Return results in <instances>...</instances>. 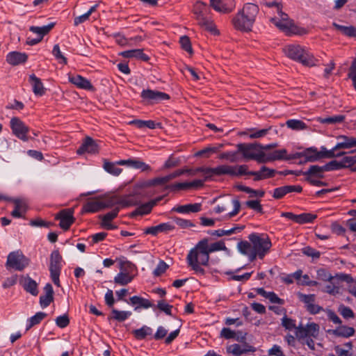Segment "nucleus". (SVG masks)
I'll return each instance as SVG.
<instances>
[{"label": "nucleus", "instance_id": "1", "mask_svg": "<svg viewBox=\"0 0 356 356\" xmlns=\"http://www.w3.org/2000/svg\"><path fill=\"white\" fill-rule=\"evenodd\" d=\"M337 143L331 149H327L322 147L321 151L316 149L309 148L306 152V156L309 161H314L321 158H335L345 155L346 152L341 149H352L351 153L356 152V137L350 135L341 134L336 137Z\"/></svg>", "mask_w": 356, "mask_h": 356}, {"label": "nucleus", "instance_id": "2", "mask_svg": "<svg viewBox=\"0 0 356 356\" xmlns=\"http://www.w3.org/2000/svg\"><path fill=\"white\" fill-rule=\"evenodd\" d=\"M250 243L242 241L238 243L239 252L248 257L250 261H254L257 257L263 259L271 248L270 239L264 236L251 234L249 236Z\"/></svg>", "mask_w": 356, "mask_h": 356}, {"label": "nucleus", "instance_id": "3", "mask_svg": "<svg viewBox=\"0 0 356 356\" xmlns=\"http://www.w3.org/2000/svg\"><path fill=\"white\" fill-rule=\"evenodd\" d=\"M186 260L188 266L195 273H204L202 266H207L209 261V255L207 250V239L199 241L195 247L189 251Z\"/></svg>", "mask_w": 356, "mask_h": 356}, {"label": "nucleus", "instance_id": "4", "mask_svg": "<svg viewBox=\"0 0 356 356\" xmlns=\"http://www.w3.org/2000/svg\"><path fill=\"white\" fill-rule=\"evenodd\" d=\"M259 12V8L254 3H246L243 9L233 18L234 26L240 31H249L251 30Z\"/></svg>", "mask_w": 356, "mask_h": 356}, {"label": "nucleus", "instance_id": "5", "mask_svg": "<svg viewBox=\"0 0 356 356\" xmlns=\"http://www.w3.org/2000/svg\"><path fill=\"white\" fill-rule=\"evenodd\" d=\"M285 55L289 58L302 63L303 65L312 67L315 66L317 59L306 48L298 44L286 45L283 48Z\"/></svg>", "mask_w": 356, "mask_h": 356}, {"label": "nucleus", "instance_id": "6", "mask_svg": "<svg viewBox=\"0 0 356 356\" xmlns=\"http://www.w3.org/2000/svg\"><path fill=\"white\" fill-rule=\"evenodd\" d=\"M320 333V326L314 322H308L306 325H299L296 328V336L304 341L311 350H314L315 343L314 339H318Z\"/></svg>", "mask_w": 356, "mask_h": 356}, {"label": "nucleus", "instance_id": "7", "mask_svg": "<svg viewBox=\"0 0 356 356\" xmlns=\"http://www.w3.org/2000/svg\"><path fill=\"white\" fill-rule=\"evenodd\" d=\"M270 20L276 27L286 35L300 34L302 33L300 29L289 18L286 13L282 11L281 8H277V14L271 17Z\"/></svg>", "mask_w": 356, "mask_h": 356}, {"label": "nucleus", "instance_id": "8", "mask_svg": "<svg viewBox=\"0 0 356 356\" xmlns=\"http://www.w3.org/2000/svg\"><path fill=\"white\" fill-rule=\"evenodd\" d=\"M150 187L148 179L138 180L134 184L131 191L124 195L123 204L129 207L139 204L141 198L147 196L146 190Z\"/></svg>", "mask_w": 356, "mask_h": 356}, {"label": "nucleus", "instance_id": "9", "mask_svg": "<svg viewBox=\"0 0 356 356\" xmlns=\"http://www.w3.org/2000/svg\"><path fill=\"white\" fill-rule=\"evenodd\" d=\"M237 147L245 160L252 159L258 163H265L266 153L262 145L257 143L239 144Z\"/></svg>", "mask_w": 356, "mask_h": 356}, {"label": "nucleus", "instance_id": "10", "mask_svg": "<svg viewBox=\"0 0 356 356\" xmlns=\"http://www.w3.org/2000/svg\"><path fill=\"white\" fill-rule=\"evenodd\" d=\"M29 264V259L22 252L14 251L8 255L6 266L7 269L22 271L28 266Z\"/></svg>", "mask_w": 356, "mask_h": 356}, {"label": "nucleus", "instance_id": "11", "mask_svg": "<svg viewBox=\"0 0 356 356\" xmlns=\"http://www.w3.org/2000/svg\"><path fill=\"white\" fill-rule=\"evenodd\" d=\"M134 266L129 261H122L120 264V272L115 276L114 282L124 286L134 279L133 271Z\"/></svg>", "mask_w": 356, "mask_h": 356}, {"label": "nucleus", "instance_id": "12", "mask_svg": "<svg viewBox=\"0 0 356 356\" xmlns=\"http://www.w3.org/2000/svg\"><path fill=\"white\" fill-rule=\"evenodd\" d=\"M62 257L58 250H54L50 255L49 271L53 282L59 286V275L62 267Z\"/></svg>", "mask_w": 356, "mask_h": 356}, {"label": "nucleus", "instance_id": "13", "mask_svg": "<svg viewBox=\"0 0 356 356\" xmlns=\"http://www.w3.org/2000/svg\"><path fill=\"white\" fill-rule=\"evenodd\" d=\"M307 152V149L304 152H296L291 154H288L287 151L285 149H277L273 151V152L266 154V159L265 163L271 161H275V160H292V159H300L302 156H305V159L308 160V159L306 156V152Z\"/></svg>", "mask_w": 356, "mask_h": 356}, {"label": "nucleus", "instance_id": "14", "mask_svg": "<svg viewBox=\"0 0 356 356\" xmlns=\"http://www.w3.org/2000/svg\"><path fill=\"white\" fill-rule=\"evenodd\" d=\"M247 165H221L216 167V175H230V176H242L246 175Z\"/></svg>", "mask_w": 356, "mask_h": 356}, {"label": "nucleus", "instance_id": "15", "mask_svg": "<svg viewBox=\"0 0 356 356\" xmlns=\"http://www.w3.org/2000/svg\"><path fill=\"white\" fill-rule=\"evenodd\" d=\"M140 96L147 104H156L170 98L169 95L165 92L149 89L143 90Z\"/></svg>", "mask_w": 356, "mask_h": 356}, {"label": "nucleus", "instance_id": "16", "mask_svg": "<svg viewBox=\"0 0 356 356\" xmlns=\"http://www.w3.org/2000/svg\"><path fill=\"white\" fill-rule=\"evenodd\" d=\"M11 129L14 134L19 139L26 141L28 140V127L18 118H13L10 120Z\"/></svg>", "mask_w": 356, "mask_h": 356}, {"label": "nucleus", "instance_id": "17", "mask_svg": "<svg viewBox=\"0 0 356 356\" xmlns=\"http://www.w3.org/2000/svg\"><path fill=\"white\" fill-rule=\"evenodd\" d=\"M73 214V209H63L58 213L55 218L60 220V227L64 230H67L74 221Z\"/></svg>", "mask_w": 356, "mask_h": 356}, {"label": "nucleus", "instance_id": "18", "mask_svg": "<svg viewBox=\"0 0 356 356\" xmlns=\"http://www.w3.org/2000/svg\"><path fill=\"white\" fill-rule=\"evenodd\" d=\"M211 6L219 13H229L235 8L234 0H210Z\"/></svg>", "mask_w": 356, "mask_h": 356}, {"label": "nucleus", "instance_id": "19", "mask_svg": "<svg viewBox=\"0 0 356 356\" xmlns=\"http://www.w3.org/2000/svg\"><path fill=\"white\" fill-rule=\"evenodd\" d=\"M102 202H103L104 209L106 208H111L115 205H120L121 207H128V205H124L123 204L124 200H125L124 195L118 196L115 195H106L100 197Z\"/></svg>", "mask_w": 356, "mask_h": 356}, {"label": "nucleus", "instance_id": "20", "mask_svg": "<svg viewBox=\"0 0 356 356\" xmlns=\"http://www.w3.org/2000/svg\"><path fill=\"white\" fill-rule=\"evenodd\" d=\"M275 174V170L273 169H270L266 166L261 167L260 170L259 171H249L248 167L247 166V175H252L254 176V181L262 180L265 179H268L270 177H274Z\"/></svg>", "mask_w": 356, "mask_h": 356}, {"label": "nucleus", "instance_id": "21", "mask_svg": "<svg viewBox=\"0 0 356 356\" xmlns=\"http://www.w3.org/2000/svg\"><path fill=\"white\" fill-rule=\"evenodd\" d=\"M68 80L77 88L84 90H92V86L90 81L79 74H68Z\"/></svg>", "mask_w": 356, "mask_h": 356}, {"label": "nucleus", "instance_id": "22", "mask_svg": "<svg viewBox=\"0 0 356 356\" xmlns=\"http://www.w3.org/2000/svg\"><path fill=\"white\" fill-rule=\"evenodd\" d=\"M97 152L98 146L97 143L90 137L86 138L81 146L76 151L79 154L84 153L95 154Z\"/></svg>", "mask_w": 356, "mask_h": 356}, {"label": "nucleus", "instance_id": "23", "mask_svg": "<svg viewBox=\"0 0 356 356\" xmlns=\"http://www.w3.org/2000/svg\"><path fill=\"white\" fill-rule=\"evenodd\" d=\"M175 229V227L170 222L161 223L156 226H152L147 228L145 231V234H152L153 236L157 235L159 233L168 232Z\"/></svg>", "mask_w": 356, "mask_h": 356}, {"label": "nucleus", "instance_id": "24", "mask_svg": "<svg viewBox=\"0 0 356 356\" xmlns=\"http://www.w3.org/2000/svg\"><path fill=\"white\" fill-rule=\"evenodd\" d=\"M120 55L126 58H136L143 61L149 60V56L144 54L143 49H140L124 51L120 52Z\"/></svg>", "mask_w": 356, "mask_h": 356}, {"label": "nucleus", "instance_id": "25", "mask_svg": "<svg viewBox=\"0 0 356 356\" xmlns=\"http://www.w3.org/2000/svg\"><path fill=\"white\" fill-rule=\"evenodd\" d=\"M104 209L103 202L100 197L88 201L83 207V211L85 213H95Z\"/></svg>", "mask_w": 356, "mask_h": 356}, {"label": "nucleus", "instance_id": "26", "mask_svg": "<svg viewBox=\"0 0 356 356\" xmlns=\"http://www.w3.org/2000/svg\"><path fill=\"white\" fill-rule=\"evenodd\" d=\"M27 58L28 56L25 53L12 51L7 55L6 60L12 65H17L25 63Z\"/></svg>", "mask_w": 356, "mask_h": 356}, {"label": "nucleus", "instance_id": "27", "mask_svg": "<svg viewBox=\"0 0 356 356\" xmlns=\"http://www.w3.org/2000/svg\"><path fill=\"white\" fill-rule=\"evenodd\" d=\"M44 294L40 298V303L42 308L48 307L53 301L54 291L50 284H47L44 287Z\"/></svg>", "mask_w": 356, "mask_h": 356}, {"label": "nucleus", "instance_id": "28", "mask_svg": "<svg viewBox=\"0 0 356 356\" xmlns=\"http://www.w3.org/2000/svg\"><path fill=\"white\" fill-rule=\"evenodd\" d=\"M209 8L207 3L202 1H197L193 8L194 14L196 19L199 22L206 18V15L209 13Z\"/></svg>", "mask_w": 356, "mask_h": 356}, {"label": "nucleus", "instance_id": "29", "mask_svg": "<svg viewBox=\"0 0 356 356\" xmlns=\"http://www.w3.org/2000/svg\"><path fill=\"white\" fill-rule=\"evenodd\" d=\"M328 332L332 333V334L337 337H342L347 338L354 334L355 330L352 327L340 325L334 330H328Z\"/></svg>", "mask_w": 356, "mask_h": 356}, {"label": "nucleus", "instance_id": "30", "mask_svg": "<svg viewBox=\"0 0 356 356\" xmlns=\"http://www.w3.org/2000/svg\"><path fill=\"white\" fill-rule=\"evenodd\" d=\"M174 211L179 213H197L201 210V204H188L180 205L173 209Z\"/></svg>", "mask_w": 356, "mask_h": 356}, {"label": "nucleus", "instance_id": "31", "mask_svg": "<svg viewBox=\"0 0 356 356\" xmlns=\"http://www.w3.org/2000/svg\"><path fill=\"white\" fill-rule=\"evenodd\" d=\"M21 284L24 289L31 294L37 296L38 293V284L35 280L29 277H24L22 281Z\"/></svg>", "mask_w": 356, "mask_h": 356}, {"label": "nucleus", "instance_id": "32", "mask_svg": "<svg viewBox=\"0 0 356 356\" xmlns=\"http://www.w3.org/2000/svg\"><path fill=\"white\" fill-rule=\"evenodd\" d=\"M29 81L32 85L34 94L42 96L44 93V88L41 80L33 74L29 76Z\"/></svg>", "mask_w": 356, "mask_h": 356}, {"label": "nucleus", "instance_id": "33", "mask_svg": "<svg viewBox=\"0 0 356 356\" xmlns=\"http://www.w3.org/2000/svg\"><path fill=\"white\" fill-rule=\"evenodd\" d=\"M129 301L130 304L133 305H138L137 307H135V310H138L139 307H142L143 309H148L153 306V305L149 300L137 296L131 297Z\"/></svg>", "mask_w": 356, "mask_h": 356}, {"label": "nucleus", "instance_id": "34", "mask_svg": "<svg viewBox=\"0 0 356 356\" xmlns=\"http://www.w3.org/2000/svg\"><path fill=\"white\" fill-rule=\"evenodd\" d=\"M14 204L15 208L11 212L12 216L15 218L22 217L26 211V202L22 200L17 199L14 200Z\"/></svg>", "mask_w": 356, "mask_h": 356}, {"label": "nucleus", "instance_id": "35", "mask_svg": "<svg viewBox=\"0 0 356 356\" xmlns=\"http://www.w3.org/2000/svg\"><path fill=\"white\" fill-rule=\"evenodd\" d=\"M118 212H119V209L116 208L114 210H113L112 211L108 212L106 214H105L102 217V227H104V228H106L107 229H115V227L113 226L111 223V221L118 216Z\"/></svg>", "mask_w": 356, "mask_h": 356}, {"label": "nucleus", "instance_id": "36", "mask_svg": "<svg viewBox=\"0 0 356 356\" xmlns=\"http://www.w3.org/2000/svg\"><path fill=\"white\" fill-rule=\"evenodd\" d=\"M332 26L341 34L348 37L356 38V27L353 26H343L336 22H333Z\"/></svg>", "mask_w": 356, "mask_h": 356}, {"label": "nucleus", "instance_id": "37", "mask_svg": "<svg viewBox=\"0 0 356 356\" xmlns=\"http://www.w3.org/2000/svg\"><path fill=\"white\" fill-rule=\"evenodd\" d=\"M54 24H55L54 22H51L42 26H32L29 28V30L33 33L37 34L38 38H41V40H42L44 35L47 34L51 30L54 26Z\"/></svg>", "mask_w": 356, "mask_h": 356}, {"label": "nucleus", "instance_id": "38", "mask_svg": "<svg viewBox=\"0 0 356 356\" xmlns=\"http://www.w3.org/2000/svg\"><path fill=\"white\" fill-rule=\"evenodd\" d=\"M247 345H240L238 343H234L229 346L227 348V350L229 353L232 354L234 356H241L243 353H245L250 350V349L248 348Z\"/></svg>", "mask_w": 356, "mask_h": 356}, {"label": "nucleus", "instance_id": "39", "mask_svg": "<svg viewBox=\"0 0 356 356\" xmlns=\"http://www.w3.org/2000/svg\"><path fill=\"white\" fill-rule=\"evenodd\" d=\"M130 124H134L140 129L147 127L149 129H154L156 128L157 126H159V123H156L152 120H135L131 121Z\"/></svg>", "mask_w": 356, "mask_h": 356}, {"label": "nucleus", "instance_id": "40", "mask_svg": "<svg viewBox=\"0 0 356 356\" xmlns=\"http://www.w3.org/2000/svg\"><path fill=\"white\" fill-rule=\"evenodd\" d=\"M46 316L47 314L44 312H37L34 316H31L27 320L26 330H29L31 327L39 324Z\"/></svg>", "mask_w": 356, "mask_h": 356}, {"label": "nucleus", "instance_id": "41", "mask_svg": "<svg viewBox=\"0 0 356 356\" xmlns=\"http://www.w3.org/2000/svg\"><path fill=\"white\" fill-rule=\"evenodd\" d=\"M133 333L137 339L141 340L147 336L151 335L152 334V329L147 325H143L142 327L135 330Z\"/></svg>", "mask_w": 356, "mask_h": 356}, {"label": "nucleus", "instance_id": "42", "mask_svg": "<svg viewBox=\"0 0 356 356\" xmlns=\"http://www.w3.org/2000/svg\"><path fill=\"white\" fill-rule=\"evenodd\" d=\"M111 318L118 321H124L129 318L132 314L130 311H119L116 309H113L111 310Z\"/></svg>", "mask_w": 356, "mask_h": 356}, {"label": "nucleus", "instance_id": "43", "mask_svg": "<svg viewBox=\"0 0 356 356\" xmlns=\"http://www.w3.org/2000/svg\"><path fill=\"white\" fill-rule=\"evenodd\" d=\"M128 167L134 169H140L142 171H149L151 170L149 165L138 159H128Z\"/></svg>", "mask_w": 356, "mask_h": 356}, {"label": "nucleus", "instance_id": "44", "mask_svg": "<svg viewBox=\"0 0 356 356\" xmlns=\"http://www.w3.org/2000/svg\"><path fill=\"white\" fill-rule=\"evenodd\" d=\"M197 172H202L204 177V181L210 179L216 175V168H198L195 170H193V175H195Z\"/></svg>", "mask_w": 356, "mask_h": 356}, {"label": "nucleus", "instance_id": "45", "mask_svg": "<svg viewBox=\"0 0 356 356\" xmlns=\"http://www.w3.org/2000/svg\"><path fill=\"white\" fill-rule=\"evenodd\" d=\"M286 126L293 130H304L307 128V124L299 120L291 119L289 120L286 122Z\"/></svg>", "mask_w": 356, "mask_h": 356}, {"label": "nucleus", "instance_id": "46", "mask_svg": "<svg viewBox=\"0 0 356 356\" xmlns=\"http://www.w3.org/2000/svg\"><path fill=\"white\" fill-rule=\"evenodd\" d=\"M198 24L200 26H202L205 30L209 31L213 35H218L219 33L216 25L211 21H209L207 18L199 21Z\"/></svg>", "mask_w": 356, "mask_h": 356}, {"label": "nucleus", "instance_id": "47", "mask_svg": "<svg viewBox=\"0 0 356 356\" xmlns=\"http://www.w3.org/2000/svg\"><path fill=\"white\" fill-rule=\"evenodd\" d=\"M328 282L329 283L325 286L323 291L332 296L338 294L339 293L340 288L338 285V283L335 282L334 277L332 282Z\"/></svg>", "mask_w": 356, "mask_h": 356}, {"label": "nucleus", "instance_id": "48", "mask_svg": "<svg viewBox=\"0 0 356 356\" xmlns=\"http://www.w3.org/2000/svg\"><path fill=\"white\" fill-rule=\"evenodd\" d=\"M344 117L343 115H334L327 118H318V122L321 124H335L341 123L343 121Z\"/></svg>", "mask_w": 356, "mask_h": 356}, {"label": "nucleus", "instance_id": "49", "mask_svg": "<svg viewBox=\"0 0 356 356\" xmlns=\"http://www.w3.org/2000/svg\"><path fill=\"white\" fill-rule=\"evenodd\" d=\"M316 215L310 213H303L297 215L296 222L298 224L309 223L316 218Z\"/></svg>", "mask_w": 356, "mask_h": 356}, {"label": "nucleus", "instance_id": "50", "mask_svg": "<svg viewBox=\"0 0 356 356\" xmlns=\"http://www.w3.org/2000/svg\"><path fill=\"white\" fill-rule=\"evenodd\" d=\"M225 249H226V247H225L224 242L218 241V242L211 243V245H209L208 240L207 239V250L209 255L211 252L223 250Z\"/></svg>", "mask_w": 356, "mask_h": 356}, {"label": "nucleus", "instance_id": "51", "mask_svg": "<svg viewBox=\"0 0 356 356\" xmlns=\"http://www.w3.org/2000/svg\"><path fill=\"white\" fill-rule=\"evenodd\" d=\"M104 168L107 172L114 176L119 175L122 172V169L117 167L115 163L110 162H105L104 164Z\"/></svg>", "mask_w": 356, "mask_h": 356}, {"label": "nucleus", "instance_id": "52", "mask_svg": "<svg viewBox=\"0 0 356 356\" xmlns=\"http://www.w3.org/2000/svg\"><path fill=\"white\" fill-rule=\"evenodd\" d=\"M148 180H149L150 186L152 187V186H163V185L167 184L168 182H169L171 180V179H170V175H165L163 177H156V178H154L152 179H148Z\"/></svg>", "mask_w": 356, "mask_h": 356}, {"label": "nucleus", "instance_id": "53", "mask_svg": "<svg viewBox=\"0 0 356 356\" xmlns=\"http://www.w3.org/2000/svg\"><path fill=\"white\" fill-rule=\"evenodd\" d=\"M298 297L301 302L305 303L306 308L315 302V295L314 294L306 295L299 293H298Z\"/></svg>", "mask_w": 356, "mask_h": 356}, {"label": "nucleus", "instance_id": "54", "mask_svg": "<svg viewBox=\"0 0 356 356\" xmlns=\"http://www.w3.org/2000/svg\"><path fill=\"white\" fill-rule=\"evenodd\" d=\"M282 325L288 330H292L293 329L296 330L298 327L296 326V321L288 318L286 316H283L282 318Z\"/></svg>", "mask_w": 356, "mask_h": 356}, {"label": "nucleus", "instance_id": "55", "mask_svg": "<svg viewBox=\"0 0 356 356\" xmlns=\"http://www.w3.org/2000/svg\"><path fill=\"white\" fill-rule=\"evenodd\" d=\"M230 203L233 207V210L226 214L227 218H231L235 216L239 212L241 209V204L238 200L233 199L231 200Z\"/></svg>", "mask_w": 356, "mask_h": 356}, {"label": "nucleus", "instance_id": "56", "mask_svg": "<svg viewBox=\"0 0 356 356\" xmlns=\"http://www.w3.org/2000/svg\"><path fill=\"white\" fill-rule=\"evenodd\" d=\"M155 204H156L155 201H152V202L144 204L137 209L136 212L140 215L147 214L151 211L152 207Z\"/></svg>", "mask_w": 356, "mask_h": 356}, {"label": "nucleus", "instance_id": "57", "mask_svg": "<svg viewBox=\"0 0 356 356\" xmlns=\"http://www.w3.org/2000/svg\"><path fill=\"white\" fill-rule=\"evenodd\" d=\"M222 145H218L217 146L207 147L204 149L199 151L196 154V155L202 156V155L206 154L207 156H209V154L217 152L222 147Z\"/></svg>", "mask_w": 356, "mask_h": 356}, {"label": "nucleus", "instance_id": "58", "mask_svg": "<svg viewBox=\"0 0 356 356\" xmlns=\"http://www.w3.org/2000/svg\"><path fill=\"white\" fill-rule=\"evenodd\" d=\"M317 277L318 280L324 282H332L334 278L326 270L322 268L317 270Z\"/></svg>", "mask_w": 356, "mask_h": 356}, {"label": "nucleus", "instance_id": "59", "mask_svg": "<svg viewBox=\"0 0 356 356\" xmlns=\"http://www.w3.org/2000/svg\"><path fill=\"white\" fill-rule=\"evenodd\" d=\"M52 54L59 60V63L63 64L67 63V58L62 54L58 44L54 46Z\"/></svg>", "mask_w": 356, "mask_h": 356}, {"label": "nucleus", "instance_id": "60", "mask_svg": "<svg viewBox=\"0 0 356 356\" xmlns=\"http://www.w3.org/2000/svg\"><path fill=\"white\" fill-rule=\"evenodd\" d=\"M240 190L250 194V197H263L264 195V191H256L247 186H240Z\"/></svg>", "mask_w": 356, "mask_h": 356}, {"label": "nucleus", "instance_id": "61", "mask_svg": "<svg viewBox=\"0 0 356 356\" xmlns=\"http://www.w3.org/2000/svg\"><path fill=\"white\" fill-rule=\"evenodd\" d=\"M342 168H348L356 164V156H346L341 160Z\"/></svg>", "mask_w": 356, "mask_h": 356}, {"label": "nucleus", "instance_id": "62", "mask_svg": "<svg viewBox=\"0 0 356 356\" xmlns=\"http://www.w3.org/2000/svg\"><path fill=\"white\" fill-rule=\"evenodd\" d=\"M179 42L182 49H184L187 52H192L191 42L188 37L186 35L181 36L179 39Z\"/></svg>", "mask_w": 356, "mask_h": 356}, {"label": "nucleus", "instance_id": "63", "mask_svg": "<svg viewBox=\"0 0 356 356\" xmlns=\"http://www.w3.org/2000/svg\"><path fill=\"white\" fill-rule=\"evenodd\" d=\"M287 193H289L287 186H284L282 187L276 188L273 191V196L275 199H280Z\"/></svg>", "mask_w": 356, "mask_h": 356}, {"label": "nucleus", "instance_id": "64", "mask_svg": "<svg viewBox=\"0 0 356 356\" xmlns=\"http://www.w3.org/2000/svg\"><path fill=\"white\" fill-rule=\"evenodd\" d=\"M269 356H284L281 347L278 345H273L271 348L268 350Z\"/></svg>", "mask_w": 356, "mask_h": 356}]
</instances>
